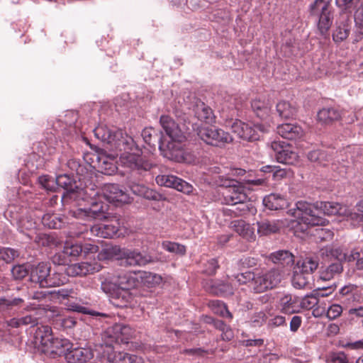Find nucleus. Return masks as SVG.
Segmentation results:
<instances>
[{
	"mask_svg": "<svg viewBox=\"0 0 363 363\" xmlns=\"http://www.w3.org/2000/svg\"><path fill=\"white\" fill-rule=\"evenodd\" d=\"M288 213L294 218L291 220V227L304 232L308 226L324 225L325 219L322 215H339L350 220L351 211L339 203L320 201L311 204L299 201L296 203V208Z\"/></svg>",
	"mask_w": 363,
	"mask_h": 363,
	"instance_id": "1",
	"label": "nucleus"
},
{
	"mask_svg": "<svg viewBox=\"0 0 363 363\" xmlns=\"http://www.w3.org/2000/svg\"><path fill=\"white\" fill-rule=\"evenodd\" d=\"M217 183L224 188L223 201L226 205L230 206L223 209L224 214L236 217L249 211V207L246 203L248 196L245 187L240 182L219 176Z\"/></svg>",
	"mask_w": 363,
	"mask_h": 363,
	"instance_id": "2",
	"label": "nucleus"
},
{
	"mask_svg": "<svg viewBox=\"0 0 363 363\" xmlns=\"http://www.w3.org/2000/svg\"><path fill=\"white\" fill-rule=\"evenodd\" d=\"M133 145H130L129 148L124 147V150L122 148L121 150L115 149L119 154L118 163L136 174H142L143 172L150 170L152 164L141 157L142 151L133 139Z\"/></svg>",
	"mask_w": 363,
	"mask_h": 363,
	"instance_id": "3",
	"label": "nucleus"
},
{
	"mask_svg": "<svg viewBox=\"0 0 363 363\" xmlns=\"http://www.w3.org/2000/svg\"><path fill=\"white\" fill-rule=\"evenodd\" d=\"M332 0H315L309 6L311 16L318 20V28L322 35L328 33L333 21Z\"/></svg>",
	"mask_w": 363,
	"mask_h": 363,
	"instance_id": "4",
	"label": "nucleus"
},
{
	"mask_svg": "<svg viewBox=\"0 0 363 363\" xmlns=\"http://www.w3.org/2000/svg\"><path fill=\"white\" fill-rule=\"evenodd\" d=\"M96 138L106 142L111 150L129 148L133 145V138L123 133L122 130L112 131L105 126L96 127L94 130Z\"/></svg>",
	"mask_w": 363,
	"mask_h": 363,
	"instance_id": "5",
	"label": "nucleus"
},
{
	"mask_svg": "<svg viewBox=\"0 0 363 363\" xmlns=\"http://www.w3.org/2000/svg\"><path fill=\"white\" fill-rule=\"evenodd\" d=\"M196 131L201 140L213 146L221 147L233 140L228 133L216 126L201 125L196 128Z\"/></svg>",
	"mask_w": 363,
	"mask_h": 363,
	"instance_id": "6",
	"label": "nucleus"
},
{
	"mask_svg": "<svg viewBox=\"0 0 363 363\" xmlns=\"http://www.w3.org/2000/svg\"><path fill=\"white\" fill-rule=\"evenodd\" d=\"M281 279V275L277 269L255 272L252 290L255 293H262L272 289L280 283Z\"/></svg>",
	"mask_w": 363,
	"mask_h": 363,
	"instance_id": "7",
	"label": "nucleus"
},
{
	"mask_svg": "<svg viewBox=\"0 0 363 363\" xmlns=\"http://www.w3.org/2000/svg\"><path fill=\"white\" fill-rule=\"evenodd\" d=\"M156 261V257L147 251L140 252L136 249L123 248L121 265L124 267H144Z\"/></svg>",
	"mask_w": 363,
	"mask_h": 363,
	"instance_id": "8",
	"label": "nucleus"
},
{
	"mask_svg": "<svg viewBox=\"0 0 363 363\" xmlns=\"http://www.w3.org/2000/svg\"><path fill=\"white\" fill-rule=\"evenodd\" d=\"M231 129L233 133L240 138L247 141L257 140L260 138V133L268 131L267 127L263 124H256L252 126L240 121L234 122Z\"/></svg>",
	"mask_w": 363,
	"mask_h": 363,
	"instance_id": "9",
	"label": "nucleus"
},
{
	"mask_svg": "<svg viewBox=\"0 0 363 363\" xmlns=\"http://www.w3.org/2000/svg\"><path fill=\"white\" fill-rule=\"evenodd\" d=\"M140 296L138 289L128 290L118 289L110 296L111 303L118 308H133L140 302Z\"/></svg>",
	"mask_w": 363,
	"mask_h": 363,
	"instance_id": "10",
	"label": "nucleus"
},
{
	"mask_svg": "<svg viewBox=\"0 0 363 363\" xmlns=\"http://www.w3.org/2000/svg\"><path fill=\"white\" fill-rule=\"evenodd\" d=\"M271 147L278 162L286 164H295L297 162V153L285 142L274 141L271 144Z\"/></svg>",
	"mask_w": 363,
	"mask_h": 363,
	"instance_id": "11",
	"label": "nucleus"
},
{
	"mask_svg": "<svg viewBox=\"0 0 363 363\" xmlns=\"http://www.w3.org/2000/svg\"><path fill=\"white\" fill-rule=\"evenodd\" d=\"M155 181L160 186L175 189L185 194L191 193L193 189L192 186L188 182L172 174L158 175L156 177Z\"/></svg>",
	"mask_w": 363,
	"mask_h": 363,
	"instance_id": "12",
	"label": "nucleus"
},
{
	"mask_svg": "<svg viewBox=\"0 0 363 363\" xmlns=\"http://www.w3.org/2000/svg\"><path fill=\"white\" fill-rule=\"evenodd\" d=\"M50 269V264L45 262H40L37 265L31 266L30 268V281L38 284L42 288L52 285L53 282L48 281Z\"/></svg>",
	"mask_w": 363,
	"mask_h": 363,
	"instance_id": "13",
	"label": "nucleus"
},
{
	"mask_svg": "<svg viewBox=\"0 0 363 363\" xmlns=\"http://www.w3.org/2000/svg\"><path fill=\"white\" fill-rule=\"evenodd\" d=\"M108 206L101 201H93L91 206L87 208H79L74 212V216L78 218H87L93 219H102L106 218Z\"/></svg>",
	"mask_w": 363,
	"mask_h": 363,
	"instance_id": "14",
	"label": "nucleus"
},
{
	"mask_svg": "<svg viewBox=\"0 0 363 363\" xmlns=\"http://www.w3.org/2000/svg\"><path fill=\"white\" fill-rule=\"evenodd\" d=\"M104 197L110 203H128L129 196L118 184H106L102 188Z\"/></svg>",
	"mask_w": 363,
	"mask_h": 363,
	"instance_id": "15",
	"label": "nucleus"
},
{
	"mask_svg": "<svg viewBox=\"0 0 363 363\" xmlns=\"http://www.w3.org/2000/svg\"><path fill=\"white\" fill-rule=\"evenodd\" d=\"M101 269V266L96 262H82L68 265L65 269L67 275L71 277L86 276L94 274Z\"/></svg>",
	"mask_w": 363,
	"mask_h": 363,
	"instance_id": "16",
	"label": "nucleus"
},
{
	"mask_svg": "<svg viewBox=\"0 0 363 363\" xmlns=\"http://www.w3.org/2000/svg\"><path fill=\"white\" fill-rule=\"evenodd\" d=\"M94 357L93 351L89 347H73L65 353V357L69 363H85Z\"/></svg>",
	"mask_w": 363,
	"mask_h": 363,
	"instance_id": "17",
	"label": "nucleus"
},
{
	"mask_svg": "<svg viewBox=\"0 0 363 363\" xmlns=\"http://www.w3.org/2000/svg\"><path fill=\"white\" fill-rule=\"evenodd\" d=\"M160 123L166 135L171 140L184 141L185 136L175 121L168 116H162Z\"/></svg>",
	"mask_w": 363,
	"mask_h": 363,
	"instance_id": "18",
	"label": "nucleus"
},
{
	"mask_svg": "<svg viewBox=\"0 0 363 363\" xmlns=\"http://www.w3.org/2000/svg\"><path fill=\"white\" fill-rule=\"evenodd\" d=\"M83 249L82 245L79 243H73L69 241H67L65 243L63 251L61 254L55 255L52 258V262L55 264L61 265L66 264L67 260L65 256L71 257H77L82 253Z\"/></svg>",
	"mask_w": 363,
	"mask_h": 363,
	"instance_id": "19",
	"label": "nucleus"
},
{
	"mask_svg": "<svg viewBox=\"0 0 363 363\" xmlns=\"http://www.w3.org/2000/svg\"><path fill=\"white\" fill-rule=\"evenodd\" d=\"M159 148L161 151L164 152L165 157L171 159L178 160L182 157L183 150L182 143L183 141H176L171 140L165 145L162 140V138H158Z\"/></svg>",
	"mask_w": 363,
	"mask_h": 363,
	"instance_id": "20",
	"label": "nucleus"
},
{
	"mask_svg": "<svg viewBox=\"0 0 363 363\" xmlns=\"http://www.w3.org/2000/svg\"><path fill=\"white\" fill-rule=\"evenodd\" d=\"M113 341L118 343H128L133 334V329L126 325L116 324L108 331Z\"/></svg>",
	"mask_w": 363,
	"mask_h": 363,
	"instance_id": "21",
	"label": "nucleus"
},
{
	"mask_svg": "<svg viewBox=\"0 0 363 363\" xmlns=\"http://www.w3.org/2000/svg\"><path fill=\"white\" fill-rule=\"evenodd\" d=\"M49 343L45 349H42L43 352L65 356V353L72 347V344L67 339L55 338L54 336Z\"/></svg>",
	"mask_w": 363,
	"mask_h": 363,
	"instance_id": "22",
	"label": "nucleus"
},
{
	"mask_svg": "<svg viewBox=\"0 0 363 363\" xmlns=\"http://www.w3.org/2000/svg\"><path fill=\"white\" fill-rule=\"evenodd\" d=\"M193 112L196 118L206 123H211L215 121L212 109L201 101L195 102L193 106Z\"/></svg>",
	"mask_w": 363,
	"mask_h": 363,
	"instance_id": "23",
	"label": "nucleus"
},
{
	"mask_svg": "<svg viewBox=\"0 0 363 363\" xmlns=\"http://www.w3.org/2000/svg\"><path fill=\"white\" fill-rule=\"evenodd\" d=\"M277 133L288 140H296L301 138L303 130L300 125L294 123H284L277 127Z\"/></svg>",
	"mask_w": 363,
	"mask_h": 363,
	"instance_id": "24",
	"label": "nucleus"
},
{
	"mask_svg": "<svg viewBox=\"0 0 363 363\" xmlns=\"http://www.w3.org/2000/svg\"><path fill=\"white\" fill-rule=\"evenodd\" d=\"M118 223L100 224L93 225L90 230L92 235L103 238H113L118 231Z\"/></svg>",
	"mask_w": 363,
	"mask_h": 363,
	"instance_id": "25",
	"label": "nucleus"
},
{
	"mask_svg": "<svg viewBox=\"0 0 363 363\" xmlns=\"http://www.w3.org/2000/svg\"><path fill=\"white\" fill-rule=\"evenodd\" d=\"M257 233L259 235H269L277 233L282 227V223L279 220H262L257 222Z\"/></svg>",
	"mask_w": 363,
	"mask_h": 363,
	"instance_id": "26",
	"label": "nucleus"
},
{
	"mask_svg": "<svg viewBox=\"0 0 363 363\" xmlns=\"http://www.w3.org/2000/svg\"><path fill=\"white\" fill-rule=\"evenodd\" d=\"M52 329L48 325H40L37 328L35 334L34 339L36 345H39L42 347V349H45L48 346L49 342L52 340L53 337Z\"/></svg>",
	"mask_w": 363,
	"mask_h": 363,
	"instance_id": "27",
	"label": "nucleus"
},
{
	"mask_svg": "<svg viewBox=\"0 0 363 363\" xmlns=\"http://www.w3.org/2000/svg\"><path fill=\"white\" fill-rule=\"evenodd\" d=\"M263 204L271 211H277L287 206L286 199L279 194H270L263 199Z\"/></svg>",
	"mask_w": 363,
	"mask_h": 363,
	"instance_id": "28",
	"label": "nucleus"
},
{
	"mask_svg": "<svg viewBox=\"0 0 363 363\" xmlns=\"http://www.w3.org/2000/svg\"><path fill=\"white\" fill-rule=\"evenodd\" d=\"M281 311L285 313H294L300 311L299 297L286 294L280 298Z\"/></svg>",
	"mask_w": 363,
	"mask_h": 363,
	"instance_id": "29",
	"label": "nucleus"
},
{
	"mask_svg": "<svg viewBox=\"0 0 363 363\" xmlns=\"http://www.w3.org/2000/svg\"><path fill=\"white\" fill-rule=\"evenodd\" d=\"M111 152L106 154V152L101 154L99 157V163L100 167L104 170L107 171V174H111L115 171L116 166L113 162L118 157V151L111 150L109 147H106Z\"/></svg>",
	"mask_w": 363,
	"mask_h": 363,
	"instance_id": "30",
	"label": "nucleus"
},
{
	"mask_svg": "<svg viewBox=\"0 0 363 363\" xmlns=\"http://www.w3.org/2000/svg\"><path fill=\"white\" fill-rule=\"evenodd\" d=\"M116 276L118 289L133 290L138 283V279L129 272H120Z\"/></svg>",
	"mask_w": 363,
	"mask_h": 363,
	"instance_id": "31",
	"label": "nucleus"
},
{
	"mask_svg": "<svg viewBox=\"0 0 363 363\" xmlns=\"http://www.w3.org/2000/svg\"><path fill=\"white\" fill-rule=\"evenodd\" d=\"M233 228L236 233L247 240L253 241L255 240L256 235L255 234L254 228L250 224L246 223L244 220H239L234 221Z\"/></svg>",
	"mask_w": 363,
	"mask_h": 363,
	"instance_id": "32",
	"label": "nucleus"
},
{
	"mask_svg": "<svg viewBox=\"0 0 363 363\" xmlns=\"http://www.w3.org/2000/svg\"><path fill=\"white\" fill-rule=\"evenodd\" d=\"M123 252V248H121L119 246L107 245L99 252L98 257L99 259L104 260L115 258L121 263Z\"/></svg>",
	"mask_w": 363,
	"mask_h": 363,
	"instance_id": "33",
	"label": "nucleus"
},
{
	"mask_svg": "<svg viewBox=\"0 0 363 363\" xmlns=\"http://www.w3.org/2000/svg\"><path fill=\"white\" fill-rule=\"evenodd\" d=\"M340 118V112L335 108H323L317 114V120L321 124H329Z\"/></svg>",
	"mask_w": 363,
	"mask_h": 363,
	"instance_id": "34",
	"label": "nucleus"
},
{
	"mask_svg": "<svg viewBox=\"0 0 363 363\" xmlns=\"http://www.w3.org/2000/svg\"><path fill=\"white\" fill-rule=\"evenodd\" d=\"M101 290L110 296L118 290V284L115 275L111 274H101L99 277Z\"/></svg>",
	"mask_w": 363,
	"mask_h": 363,
	"instance_id": "35",
	"label": "nucleus"
},
{
	"mask_svg": "<svg viewBox=\"0 0 363 363\" xmlns=\"http://www.w3.org/2000/svg\"><path fill=\"white\" fill-rule=\"evenodd\" d=\"M320 254L323 258H334L340 263L342 262L343 258H345V252L343 251V249L336 245H329L321 248Z\"/></svg>",
	"mask_w": 363,
	"mask_h": 363,
	"instance_id": "36",
	"label": "nucleus"
},
{
	"mask_svg": "<svg viewBox=\"0 0 363 363\" xmlns=\"http://www.w3.org/2000/svg\"><path fill=\"white\" fill-rule=\"evenodd\" d=\"M210 292L217 296H230L234 293V286L232 284L222 281H213Z\"/></svg>",
	"mask_w": 363,
	"mask_h": 363,
	"instance_id": "37",
	"label": "nucleus"
},
{
	"mask_svg": "<svg viewBox=\"0 0 363 363\" xmlns=\"http://www.w3.org/2000/svg\"><path fill=\"white\" fill-rule=\"evenodd\" d=\"M270 258L273 262L283 266H291L294 262V255L287 250L275 252L271 255Z\"/></svg>",
	"mask_w": 363,
	"mask_h": 363,
	"instance_id": "38",
	"label": "nucleus"
},
{
	"mask_svg": "<svg viewBox=\"0 0 363 363\" xmlns=\"http://www.w3.org/2000/svg\"><path fill=\"white\" fill-rule=\"evenodd\" d=\"M251 106L257 117L265 119L269 115L271 106L269 102L255 99L252 100Z\"/></svg>",
	"mask_w": 363,
	"mask_h": 363,
	"instance_id": "39",
	"label": "nucleus"
},
{
	"mask_svg": "<svg viewBox=\"0 0 363 363\" xmlns=\"http://www.w3.org/2000/svg\"><path fill=\"white\" fill-rule=\"evenodd\" d=\"M318 262L311 257H306L299 260L296 264V269L298 272L309 275L318 267Z\"/></svg>",
	"mask_w": 363,
	"mask_h": 363,
	"instance_id": "40",
	"label": "nucleus"
},
{
	"mask_svg": "<svg viewBox=\"0 0 363 363\" xmlns=\"http://www.w3.org/2000/svg\"><path fill=\"white\" fill-rule=\"evenodd\" d=\"M277 111L283 118H293L296 113V108L289 101H282L277 104Z\"/></svg>",
	"mask_w": 363,
	"mask_h": 363,
	"instance_id": "41",
	"label": "nucleus"
},
{
	"mask_svg": "<svg viewBox=\"0 0 363 363\" xmlns=\"http://www.w3.org/2000/svg\"><path fill=\"white\" fill-rule=\"evenodd\" d=\"M343 271L342 263H332L328 266L320 274V278L323 280H330L335 276L340 274Z\"/></svg>",
	"mask_w": 363,
	"mask_h": 363,
	"instance_id": "42",
	"label": "nucleus"
},
{
	"mask_svg": "<svg viewBox=\"0 0 363 363\" xmlns=\"http://www.w3.org/2000/svg\"><path fill=\"white\" fill-rule=\"evenodd\" d=\"M109 363H144V360L135 354L118 352L115 354L112 361H110Z\"/></svg>",
	"mask_w": 363,
	"mask_h": 363,
	"instance_id": "43",
	"label": "nucleus"
},
{
	"mask_svg": "<svg viewBox=\"0 0 363 363\" xmlns=\"http://www.w3.org/2000/svg\"><path fill=\"white\" fill-rule=\"evenodd\" d=\"M327 296V294H321L320 292H317L315 294H311L309 295H306L302 298H299L300 303V309H311L315 306H316L318 303V296L324 297Z\"/></svg>",
	"mask_w": 363,
	"mask_h": 363,
	"instance_id": "44",
	"label": "nucleus"
},
{
	"mask_svg": "<svg viewBox=\"0 0 363 363\" xmlns=\"http://www.w3.org/2000/svg\"><path fill=\"white\" fill-rule=\"evenodd\" d=\"M351 26L344 22L338 25L333 32V38L335 42H342L345 40L350 32Z\"/></svg>",
	"mask_w": 363,
	"mask_h": 363,
	"instance_id": "45",
	"label": "nucleus"
},
{
	"mask_svg": "<svg viewBox=\"0 0 363 363\" xmlns=\"http://www.w3.org/2000/svg\"><path fill=\"white\" fill-rule=\"evenodd\" d=\"M24 300L21 298H7L6 297H0V311H9L13 307L20 306Z\"/></svg>",
	"mask_w": 363,
	"mask_h": 363,
	"instance_id": "46",
	"label": "nucleus"
},
{
	"mask_svg": "<svg viewBox=\"0 0 363 363\" xmlns=\"http://www.w3.org/2000/svg\"><path fill=\"white\" fill-rule=\"evenodd\" d=\"M307 157L311 162H318L320 164L325 165V162L329 161L330 156L323 150H316L308 152L307 154Z\"/></svg>",
	"mask_w": 363,
	"mask_h": 363,
	"instance_id": "47",
	"label": "nucleus"
},
{
	"mask_svg": "<svg viewBox=\"0 0 363 363\" xmlns=\"http://www.w3.org/2000/svg\"><path fill=\"white\" fill-rule=\"evenodd\" d=\"M162 247L164 250L176 255L182 256L186 253V247L177 242L166 240L162 242Z\"/></svg>",
	"mask_w": 363,
	"mask_h": 363,
	"instance_id": "48",
	"label": "nucleus"
},
{
	"mask_svg": "<svg viewBox=\"0 0 363 363\" xmlns=\"http://www.w3.org/2000/svg\"><path fill=\"white\" fill-rule=\"evenodd\" d=\"M309 276L295 269L292 277V285L296 289H303L308 284Z\"/></svg>",
	"mask_w": 363,
	"mask_h": 363,
	"instance_id": "49",
	"label": "nucleus"
},
{
	"mask_svg": "<svg viewBox=\"0 0 363 363\" xmlns=\"http://www.w3.org/2000/svg\"><path fill=\"white\" fill-rule=\"evenodd\" d=\"M83 196V190L82 189H74L71 188L70 189L65 191L62 196V201L63 204H67L72 201H77L82 196Z\"/></svg>",
	"mask_w": 363,
	"mask_h": 363,
	"instance_id": "50",
	"label": "nucleus"
},
{
	"mask_svg": "<svg viewBox=\"0 0 363 363\" xmlns=\"http://www.w3.org/2000/svg\"><path fill=\"white\" fill-rule=\"evenodd\" d=\"M254 272L247 271L245 272L240 273L234 276L235 280L238 283L239 285L245 284L249 283L250 286L253 288V281L255 279Z\"/></svg>",
	"mask_w": 363,
	"mask_h": 363,
	"instance_id": "51",
	"label": "nucleus"
},
{
	"mask_svg": "<svg viewBox=\"0 0 363 363\" xmlns=\"http://www.w3.org/2000/svg\"><path fill=\"white\" fill-rule=\"evenodd\" d=\"M18 256V252L13 248L4 247L0 249V259L6 263H11Z\"/></svg>",
	"mask_w": 363,
	"mask_h": 363,
	"instance_id": "52",
	"label": "nucleus"
},
{
	"mask_svg": "<svg viewBox=\"0 0 363 363\" xmlns=\"http://www.w3.org/2000/svg\"><path fill=\"white\" fill-rule=\"evenodd\" d=\"M40 185L46 190L55 191L57 189L56 179L48 175H43L39 177Z\"/></svg>",
	"mask_w": 363,
	"mask_h": 363,
	"instance_id": "53",
	"label": "nucleus"
},
{
	"mask_svg": "<svg viewBox=\"0 0 363 363\" xmlns=\"http://www.w3.org/2000/svg\"><path fill=\"white\" fill-rule=\"evenodd\" d=\"M42 222L44 225L49 228H60L62 226L61 221L54 215L46 214L42 218Z\"/></svg>",
	"mask_w": 363,
	"mask_h": 363,
	"instance_id": "54",
	"label": "nucleus"
},
{
	"mask_svg": "<svg viewBox=\"0 0 363 363\" xmlns=\"http://www.w3.org/2000/svg\"><path fill=\"white\" fill-rule=\"evenodd\" d=\"M29 272L30 269L25 264L16 265L11 269V274L15 279H22L26 277Z\"/></svg>",
	"mask_w": 363,
	"mask_h": 363,
	"instance_id": "55",
	"label": "nucleus"
},
{
	"mask_svg": "<svg viewBox=\"0 0 363 363\" xmlns=\"http://www.w3.org/2000/svg\"><path fill=\"white\" fill-rule=\"evenodd\" d=\"M141 197H143L144 199L147 200L155 201H161L166 200V197L163 194L148 187L146 188V189L144 191V194H143Z\"/></svg>",
	"mask_w": 363,
	"mask_h": 363,
	"instance_id": "56",
	"label": "nucleus"
},
{
	"mask_svg": "<svg viewBox=\"0 0 363 363\" xmlns=\"http://www.w3.org/2000/svg\"><path fill=\"white\" fill-rule=\"evenodd\" d=\"M359 3V0H336L337 6L347 13H351L352 10L357 7Z\"/></svg>",
	"mask_w": 363,
	"mask_h": 363,
	"instance_id": "57",
	"label": "nucleus"
},
{
	"mask_svg": "<svg viewBox=\"0 0 363 363\" xmlns=\"http://www.w3.org/2000/svg\"><path fill=\"white\" fill-rule=\"evenodd\" d=\"M57 186L66 191L72 188V179L67 174L58 175L56 178Z\"/></svg>",
	"mask_w": 363,
	"mask_h": 363,
	"instance_id": "58",
	"label": "nucleus"
},
{
	"mask_svg": "<svg viewBox=\"0 0 363 363\" xmlns=\"http://www.w3.org/2000/svg\"><path fill=\"white\" fill-rule=\"evenodd\" d=\"M141 135L144 141L150 145H152V137L157 138V139L159 138H162L161 136L157 135L155 130L152 128H145L143 130Z\"/></svg>",
	"mask_w": 363,
	"mask_h": 363,
	"instance_id": "59",
	"label": "nucleus"
},
{
	"mask_svg": "<svg viewBox=\"0 0 363 363\" xmlns=\"http://www.w3.org/2000/svg\"><path fill=\"white\" fill-rule=\"evenodd\" d=\"M357 212L351 211L350 220L356 222L363 221V200L357 204Z\"/></svg>",
	"mask_w": 363,
	"mask_h": 363,
	"instance_id": "60",
	"label": "nucleus"
},
{
	"mask_svg": "<svg viewBox=\"0 0 363 363\" xmlns=\"http://www.w3.org/2000/svg\"><path fill=\"white\" fill-rule=\"evenodd\" d=\"M342 312V308L338 304L332 305L327 311V317L330 320H334L339 317Z\"/></svg>",
	"mask_w": 363,
	"mask_h": 363,
	"instance_id": "61",
	"label": "nucleus"
},
{
	"mask_svg": "<svg viewBox=\"0 0 363 363\" xmlns=\"http://www.w3.org/2000/svg\"><path fill=\"white\" fill-rule=\"evenodd\" d=\"M128 186L130 191L137 196H142L147 186L144 184L131 182L129 183Z\"/></svg>",
	"mask_w": 363,
	"mask_h": 363,
	"instance_id": "62",
	"label": "nucleus"
},
{
	"mask_svg": "<svg viewBox=\"0 0 363 363\" xmlns=\"http://www.w3.org/2000/svg\"><path fill=\"white\" fill-rule=\"evenodd\" d=\"M218 268V262L216 259H211L208 261L205 265L204 272L208 275H213Z\"/></svg>",
	"mask_w": 363,
	"mask_h": 363,
	"instance_id": "63",
	"label": "nucleus"
},
{
	"mask_svg": "<svg viewBox=\"0 0 363 363\" xmlns=\"http://www.w3.org/2000/svg\"><path fill=\"white\" fill-rule=\"evenodd\" d=\"M354 19L357 26L363 27V2L360 3L354 11Z\"/></svg>",
	"mask_w": 363,
	"mask_h": 363,
	"instance_id": "64",
	"label": "nucleus"
}]
</instances>
